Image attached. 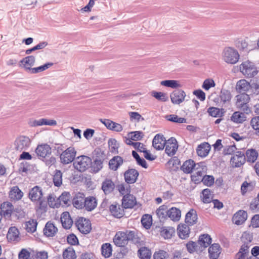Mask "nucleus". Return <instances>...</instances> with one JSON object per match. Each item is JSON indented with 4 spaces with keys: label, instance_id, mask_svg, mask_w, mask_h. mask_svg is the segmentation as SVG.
Returning a JSON list of instances; mask_svg holds the SVG:
<instances>
[{
    "label": "nucleus",
    "instance_id": "nucleus-1",
    "mask_svg": "<svg viewBox=\"0 0 259 259\" xmlns=\"http://www.w3.org/2000/svg\"><path fill=\"white\" fill-rule=\"evenodd\" d=\"M212 239L207 234L201 235L197 242L189 241L186 244V248L189 253L201 252L211 243Z\"/></svg>",
    "mask_w": 259,
    "mask_h": 259
},
{
    "label": "nucleus",
    "instance_id": "nucleus-2",
    "mask_svg": "<svg viewBox=\"0 0 259 259\" xmlns=\"http://www.w3.org/2000/svg\"><path fill=\"white\" fill-rule=\"evenodd\" d=\"M235 98V105L238 109L242 110L246 114L251 113V111L248 105V103L250 100L248 94L242 93L236 96Z\"/></svg>",
    "mask_w": 259,
    "mask_h": 259
},
{
    "label": "nucleus",
    "instance_id": "nucleus-3",
    "mask_svg": "<svg viewBox=\"0 0 259 259\" xmlns=\"http://www.w3.org/2000/svg\"><path fill=\"white\" fill-rule=\"evenodd\" d=\"M240 70L242 73L246 77H253L255 76L258 71L253 62L249 61H244L240 65Z\"/></svg>",
    "mask_w": 259,
    "mask_h": 259
},
{
    "label": "nucleus",
    "instance_id": "nucleus-4",
    "mask_svg": "<svg viewBox=\"0 0 259 259\" xmlns=\"http://www.w3.org/2000/svg\"><path fill=\"white\" fill-rule=\"evenodd\" d=\"M73 164L76 170L83 172L90 167L92 164V159L87 156H80L74 160Z\"/></svg>",
    "mask_w": 259,
    "mask_h": 259
},
{
    "label": "nucleus",
    "instance_id": "nucleus-5",
    "mask_svg": "<svg viewBox=\"0 0 259 259\" xmlns=\"http://www.w3.org/2000/svg\"><path fill=\"white\" fill-rule=\"evenodd\" d=\"M239 57L238 51L232 48H226L224 50L223 58L228 63L232 64L236 63L238 61Z\"/></svg>",
    "mask_w": 259,
    "mask_h": 259
},
{
    "label": "nucleus",
    "instance_id": "nucleus-6",
    "mask_svg": "<svg viewBox=\"0 0 259 259\" xmlns=\"http://www.w3.org/2000/svg\"><path fill=\"white\" fill-rule=\"evenodd\" d=\"M76 151L73 147H69L60 155V162L63 164L71 163L75 159Z\"/></svg>",
    "mask_w": 259,
    "mask_h": 259
},
{
    "label": "nucleus",
    "instance_id": "nucleus-7",
    "mask_svg": "<svg viewBox=\"0 0 259 259\" xmlns=\"http://www.w3.org/2000/svg\"><path fill=\"white\" fill-rule=\"evenodd\" d=\"M75 225L80 232L83 234L89 233L92 230L90 221L83 217L79 218L76 220Z\"/></svg>",
    "mask_w": 259,
    "mask_h": 259
},
{
    "label": "nucleus",
    "instance_id": "nucleus-8",
    "mask_svg": "<svg viewBox=\"0 0 259 259\" xmlns=\"http://www.w3.org/2000/svg\"><path fill=\"white\" fill-rule=\"evenodd\" d=\"M35 151L38 158L41 160L49 157L52 154L50 146L46 143L38 145Z\"/></svg>",
    "mask_w": 259,
    "mask_h": 259
},
{
    "label": "nucleus",
    "instance_id": "nucleus-9",
    "mask_svg": "<svg viewBox=\"0 0 259 259\" xmlns=\"http://www.w3.org/2000/svg\"><path fill=\"white\" fill-rule=\"evenodd\" d=\"M31 143L30 139L26 136H21L15 141L14 145L16 150L21 151L27 149Z\"/></svg>",
    "mask_w": 259,
    "mask_h": 259
},
{
    "label": "nucleus",
    "instance_id": "nucleus-10",
    "mask_svg": "<svg viewBox=\"0 0 259 259\" xmlns=\"http://www.w3.org/2000/svg\"><path fill=\"white\" fill-rule=\"evenodd\" d=\"M165 146V153L169 156H172L176 154L178 148L177 141L175 138L171 137L168 140H167Z\"/></svg>",
    "mask_w": 259,
    "mask_h": 259
},
{
    "label": "nucleus",
    "instance_id": "nucleus-11",
    "mask_svg": "<svg viewBox=\"0 0 259 259\" xmlns=\"http://www.w3.org/2000/svg\"><path fill=\"white\" fill-rule=\"evenodd\" d=\"M139 172L135 168H128L124 173L125 182L127 184H132L136 182Z\"/></svg>",
    "mask_w": 259,
    "mask_h": 259
},
{
    "label": "nucleus",
    "instance_id": "nucleus-12",
    "mask_svg": "<svg viewBox=\"0 0 259 259\" xmlns=\"http://www.w3.org/2000/svg\"><path fill=\"white\" fill-rule=\"evenodd\" d=\"M186 97L185 92L181 89L174 90L170 95L171 102L174 104H180L182 103Z\"/></svg>",
    "mask_w": 259,
    "mask_h": 259
},
{
    "label": "nucleus",
    "instance_id": "nucleus-13",
    "mask_svg": "<svg viewBox=\"0 0 259 259\" xmlns=\"http://www.w3.org/2000/svg\"><path fill=\"white\" fill-rule=\"evenodd\" d=\"M245 161L246 157L242 151H237L236 154L230 159L232 165L235 167H240L245 162Z\"/></svg>",
    "mask_w": 259,
    "mask_h": 259
},
{
    "label": "nucleus",
    "instance_id": "nucleus-14",
    "mask_svg": "<svg viewBox=\"0 0 259 259\" xmlns=\"http://www.w3.org/2000/svg\"><path fill=\"white\" fill-rule=\"evenodd\" d=\"M43 193L41 187L35 186L31 189L28 193V197L32 202H37L42 199Z\"/></svg>",
    "mask_w": 259,
    "mask_h": 259
},
{
    "label": "nucleus",
    "instance_id": "nucleus-15",
    "mask_svg": "<svg viewBox=\"0 0 259 259\" xmlns=\"http://www.w3.org/2000/svg\"><path fill=\"white\" fill-rule=\"evenodd\" d=\"M166 141L163 135L158 134L153 139L152 146L156 150H161L164 149Z\"/></svg>",
    "mask_w": 259,
    "mask_h": 259
},
{
    "label": "nucleus",
    "instance_id": "nucleus-16",
    "mask_svg": "<svg viewBox=\"0 0 259 259\" xmlns=\"http://www.w3.org/2000/svg\"><path fill=\"white\" fill-rule=\"evenodd\" d=\"M109 211L111 214L116 218H121L124 214L123 206L116 202L110 205Z\"/></svg>",
    "mask_w": 259,
    "mask_h": 259
},
{
    "label": "nucleus",
    "instance_id": "nucleus-17",
    "mask_svg": "<svg viewBox=\"0 0 259 259\" xmlns=\"http://www.w3.org/2000/svg\"><path fill=\"white\" fill-rule=\"evenodd\" d=\"M114 244L118 247H124L128 243L124 232H117L113 238Z\"/></svg>",
    "mask_w": 259,
    "mask_h": 259
},
{
    "label": "nucleus",
    "instance_id": "nucleus-18",
    "mask_svg": "<svg viewBox=\"0 0 259 259\" xmlns=\"http://www.w3.org/2000/svg\"><path fill=\"white\" fill-rule=\"evenodd\" d=\"M247 218V212L243 210H240L236 212L232 218L233 222L237 225L242 224Z\"/></svg>",
    "mask_w": 259,
    "mask_h": 259
},
{
    "label": "nucleus",
    "instance_id": "nucleus-19",
    "mask_svg": "<svg viewBox=\"0 0 259 259\" xmlns=\"http://www.w3.org/2000/svg\"><path fill=\"white\" fill-rule=\"evenodd\" d=\"M250 89V82L245 79H241L237 81L236 85V91L241 94L249 92Z\"/></svg>",
    "mask_w": 259,
    "mask_h": 259
},
{
    "label": "nucleus",
    "instance_id": "nucleus-20",
    "mask_svg": "<svg viewBox=\"0 0 259 259\" xmlns=\"http://www.w3.org/2000/svg\"><path fill=\"white\" fill-rule=\"evenodd\" d=\"M57 232V228L51 222L46 223L43 230L44 234L47 237H53Z\"/></svg>",
    "mask_w": 259,
    "mask_h": 259
},
{
    "label": "nucleus",
    "instance_id": "nucleus-21",
    "mask_svg": "<svg viewBox=\"0 0 259 259\" xmlns=\"http://www.w3.org/2000/svg\"><path fill=\"white\" fill-rule=\"evenodd\" d=\"M115 188V184L110 179L106 178L102 183V190L105 195L112 192Z\"/></svg>",
    "mask_w": 259,
    "mask_h": 259
},
{
    "label": "nucleus",
    "instance_id": "nucleus-22",
    "mask_svg": "<svg viewBox=\"0 0 259 259\" xmlns=\"http://www.w3.org/2000/svg\"><path fill=\"white\" fill-rule=\"evenodd\" d=\"M135 197L130 194L123 196L122 199V206L124 208H132L136 204Z\"/></svg>",
    "mask_w": 259,
    "mask_h": 259
},
{
    "label": "nucleus",
    "instance_id": "nucleus-23",
    "mask_svg": "<svg viewBox=\"0 0 259 259\" xmlns=\"http://www.w3.org/2000/svg\"><path fill=\"white\" fill-rule=\"evenodd\" d=\"M210 150V145L208 143L205 142L198 146L196 152L199 156L205 157L208 154Z\"/></svg>",
    "mask_w": 259,
    "mask_h": 259
},
{
    "label": "nucleus",
    "instance_id": "nucleus-24",
    "mask_svg": "<svg viewBox=\"0 0 259 259\" xmlns=\"http://www.w3.org/2000/svg\"><path fill=\"white\" fill-rule=\"evenodd\" d=\"M197 219L196 211L194 209H191L186 214L185 223L189 226H192L196 224Z\"/></svg>",
    "mask_w": 259,
    "mask_h": 259
},
{
    "label": "nucleus",
    "instance_id": "nucleus-25",
    "mask_svg": "<svg viewBox=\"0 0 259 259\" xmlns=\"http://www.w3.org/2000/svg\"><path fill=\"white\" fill-rule=\"evenodd\" d=\"M123 163V158L119 156H114L109 162V168L112 170H116Z\"/></svg>",
    "mask_w": 259,
    "mask_h": 259
},
{
    "label": "nucleus",
    "instance_id": "nucleus-26",
    "mask_svg": "<svg viewBox=\"0 0 259 259\" xmlns=\"http://www.w3.org/2000/svg\"><path fill=\"white\" fill-rule=\"evenodd\" d=\"M61 221L63 227L65 229H69L73 224L70 214L68 212L65 211L62 213L61 217Z\"/></svg>",
    "mask_w": 259,
    "mask_h": 259
},
{
    "label": "nucleus",
    "instance_id": "nucleus-27",
    "mask_svg": "<svg viewBox=\"0 0 259 259\" xmlns=\"http://www.w3.org/2000/svg\"><path fill=\"white\" fill-rule=\"evenodd\" d=\"M221 246L218 243H213L208 248L209 256L210 259H217L221 253Z\"/></svg>",
    "mask_w": 259,
    "mask_h": 259
},
{
    "label": "nucleus",
    "instance_id": "nucleus-28",
    "mask_svg": "<svg viewBox=\"0 0 259 259\" xmlns=\"http://www.w3.org/2000/svg\"><path fill=\"white\" fill-rule=\"evenodd\" d=\"M84 195L83 193L76 194L72 200V203L76 208L81 209L84 208V202H85Z\"/></svg>",
    "mask_w": 259,
    "mask_h": 259
},
{
    "label": "nucleus",
    "instance_id": "nucleus-29",
    "mask_svg": "<svg viewBox=\"0 0 259 259\" xmlns=\"http://www.w3.org/2000/svg\"><path fill=\"white\" fill-rule=\"evenodd\" d=\"M189 225L182 224L179 225L177 228L179 236L182 239H185L189 237L190 228Z\"/></svg>",
    "mask_w": 259,
    "mask_h": 259
},
{
    "label": "nucleus",
    "instance_id": "nucleus-30",
    "mask_svg": "<svg viewBox=\"0 0 259 259\" xmlns=\"http://www.w3.org/2000/svg\"><path fill=\"white\" fill-rule=\"evenodd\" d=\"M19 231L15 227H11L9 228L7 235V238L9 242L18 241L19 238Z\"/></svg>",
    "mask_w": 259,
    "mask_h": 259
},
{
    "label": "nucleus",
    "instance_id": "nucleus-31",
    "mask_svg": "<svg viewBox=\"0 0 259 259\" xmlns=\"http://www.w3.org/2000/svg\"><path fill=\"white\" fill-rule=\"evenodd\" d=\"M43 125L55 126L57 125V122L54 119H48L47 118H41L38 120H35L33 121L32 126H38Z\"/></svg>",
    "mask_w": 259,
    "mask_h": 259
},
{
    "label": "nucleus",
    "instance_id": "nucleus-32",
    "mask_svg": "<svg viewBox=\"0 0 259 259\" xmlns=\"http://www.w3.org/2000/svg\"><path fill=\"white\" fill-rule=\"evenodd\" d=\"M196 164L194 160L189 159L185 161L183 164L181 166L180 168L185 174H190L192 172Z\"/></svg>",
    "mask_w": 259,
    "mask_h": 259
},
{
    "label": "nucleus",
    "instance_id": "nucleus-33",
    "mask_svg": "<svg viewBox=\"0 0 259 259\" xmlns=\"http://www.w3.org/2000/svg\"><path fill=\"white\" fill-rule=\"evenodd\" d=\"M84 203L85 209L89 211L94 209L97 205V200L96 198L93 196L85 198Z\"/></svg>",
    "mask_w": 259,
    "mask_h": 259
},
{
    "label": "nucleus",
    "instance_id": "nucleus-34",
    "mask_svg": "<svg viewBox=\"0 0 259 259\" xmlns=\"http://www.w3.org/2000/svg\"><path fill=\"white\" fill-rule=\"evenodd\" d=\"M53 65V63L48 62L37 67H28L27 68V72L31 74H36L46 70Z\"/></svg>",
    "mask_w": 259,
    "mask_h": 259
},
{
    "label": "nucleus",
    "instance_id": "nucleus-35",
    "mask_svg": "<svg viewBox=\"0 0 259 259\" xmlns=\"http://www.w3.org/2000/svg\"><path fill=\"white\" fill-rule=\"evenodd\" d=\"M219 98L221 103L223 104L229 103L232 98L231 92L228 90L222 89L220 92Z\"/></svg>",
    "mask_w": 259,
    "mask_h": 259
},
{
    "label": "nucleus",
    "instance_id": "nucleus-36",
    "mask_svg": "<svg viewBox=\"0 0 259 259\" xmlns=\"http://www.w3.org/2000/svg\"><path fill=\"white\" fill-rule=\"evenodd\" d=\"M23 195V192L18 186H14L9 192V197L11 199L18 200L22 198Z\"/></svg>",
    "mask_w": 259,
    "mask_h": 259
},
{
    "label": "nucleus",
    "instance_id": "nucleus-37",
    "mask_svg": "<svg viewBox=\"0 0 259 259\" xmlns=\"http://www.w3.org/2000/svg\"><path fill=\"white\" fill-rule=\"evenodd\" d=\"M2 213V217L4 216L7 219H10L12 215H17V213H19L18 218L23 215V212L19 208H11L6 209L1 211Z\"/></svg>",
    "mask_w": 259,
    "mask_h": 259
},
{
    "label": "nucleus",
    "instance_id": "nucleus-38",
    "mask_svg": "<svg viewBox=\"0 0 259 259\" xmlns=\"http://www.w3.org/2000/svg\"><path fill=\"white\" fill-rule=\"evenodd\" d=\"M151 255V250L146 247H142L138 251V256L140 259H150Z\"/></svg>",
    "mask_w": 259,
    "mask_h": 259
},
{
    "label": "nucleus",
    "instance_id": "nucleus-39",
    "mask_svg": "<svg viewBox=\"0 0 259 259\" xmlns=\"http://www.w3.org/2000/svg\"><path fill=\"white\" fill-rule=\"evenodd\" d=\"M246 117L244 113L239 111L234 112L231 117V120L236 123H241L246 120Z\"/></svg>",
    "mask_w": 259,
    "mask_h": 259
},
{
    "label": "nucleus",
    "instance_id": "nucleus-40",
    "mask_svg": "<svg viewBox=\"0 0 259 259\" xmlns=\"http://www.w3.org/2000/svg\"><path fill=\"white\" fill-rule=\"evenodd\" d=\"M35 62V58L32 55L27 56L20 61V63L23 65V67L27 71L28 67H31L34 65Z\"/></svg>",
    "mask_w": 259,
    "mask_h": 259
},
{
    "label": "nucleus",
    "instance_id": "nucleus-41",
    "mask_svg": "<svg viewBox=\"0 0 259 259\" xmlns=\"http://www.w3.org/2000/svg\"><path fill=\"white\" fill-rule=\"evenodd\" d=\"M207 112L212 117H221L224 116L225 111L223 108L220 109L217 107H210L208 108Z\"/></svg>",
    "mask_w": 259,
    "mask_h": 259
},
{
    "label": "nucleus",
    "instance_id": "nucleus-42",
    "mask_svg": "<svg viewBox=\"0 0 259 259\" xmlns=\"http://www.w3.org/2000/svg\"><path fill=\"white\" fill-rule=\"evenodd\" d=\"M245 157L248 162H254L258 157V152L254 149H249L246 150Z\"/></svg>",
    "mask_w": 259,
    "mask_h": 259
},
{
    "label": "nucleus",
    "instance_id": "nucleus-43",
    "mask_svg": "<svg viewBox=\"0 0 259 259\" xmlns=\"http://www.w3.org/2000/svg\"><path fill=\"white\" fill-rule=\"evenodd\" d=\"M167 217L169 218L172 221H179L181 217V211L176 207H172L170 208L168 211Z\"/></svg>",
    "mask_w": 259,
    "mask_h": 259
},
{
    "label": "nucleus",
    "instance_id": "nucleus-44",
    "mask_svg": "<svg viewBox=\"0 0 259 259\" xmlns=\"http://www.w3.org/2000/svg\"><path fill=\"white\" fill-rule=\"evenodd\" d=\"M112 247L110 243H105L102 245L101 253L106 258H108L112 255Z\"/></svg>",
    "mask_w": 259,
    "mask_h": 259
},
{
    "label": "nucleus",
    "instance_id": "nucleus-45",
    "mask_svg": "<svg viewBox=\"0 0 259 259\" xmlns=\"http://www.w3.org/2000/svg\"><path fill=\"white\" fill-rule=\"evenodd\" d=\"M103 160L95 158L94 161L92 162V164L90 166L92 170L95 173L98 172L103 168Z\"/></svg>",
    "mask_w": 259,
    "mask_h": 259
},
{
    "label": "nucleus",
    "instance_id": "nucleus-46",
    "mask_svg": "<svg viewBox=\"0 0 259 259\" xmlns=\"http://www.w3.org/2000/svg\"><path fill=\"white\" fill-rule=\"evenodd\" d=\"M168 210L167 206L162 205L156 210V214L161 220H164L168 216Z\"/></svg>",
    "mask_w": 259,
    "mask_h": 259
},
{
    "label": "nucleus",
    "instance_id": "nucleus-47",
    "mask_svg": "<svg viewBox=\"0 0 259 259\" xmlns=\"http://www.w3.org/2000/svg\"><path fill=\"white\" fill-rule=\"evenodd\" d=\"M37 225L36 221L32 219L25 223V228L27 232L32 233L36 231Z\"/></svg>",
    "mask_w": 259,
    "mask_h": 259
},
{
    "label": "nucleus",
    "instance_id": "nucleus-48",
    "mask_svg": "<svg viewBox=\"0 0 259 259\" xmlns=\"http://www.w3.org/2000/svg\"><path fill=\"white\" fill-rule=\"evenodd\" d=\"M53 183L55 186L60 187L62 184V173L60 170L56 169L53 175Z\"/></svg>",
    "mask_w": 259,
    "mask_h": 259
},
{
    "label": "nucleus",
    "instance_id": "nucleus-49",
    "mask_svg": "<svg viewBox=\"0 0 259 259\" xmlns=\"http://www.w3.org/2000/svg\"><path fill=\"white\" fill-rule=\"evenodd\" d=\"M160 84L172 89H177L181 87L179 81L176 80H164L160 82Z\"/></svg>",
    "mask_w": 259,
    "mask_h": 259
},
{
    "label": "nucleus",
    "instance_id": "nucleus-50",
    "mask_svg": "<svg viewBox=\"0 0 259 259\" xmlns=\"http://www.w3.org/2000/svg\"><path fill=\"white\" fill-rule=\"evenodd\" d=\"M152 219L151 215L149 214H145L141 219L142 225L146 229L150 228L152 225Z\"/></svg>",
    "mask_w": 259,
    "mask_h": 259
},
{
    "label": "nucleus",
    "instance_id": "nucleus-51",
    "mask_svg": "<svg viewBox=\"0 0 259 259\" xmlns=\"http://www.w3.org/2000/svg\"><path fill=\"white\" fill-rule=\"evenodd\" d=\"M165 119L168 121L179 123H186L187 120L186 118L179 117L175 114L167 115L165 116Z\"/></svg>",
    "mask_w": 259,
    "mask_h": 259
},
{
    "label": "nucleus",
    "instance_id": "nucleus-52",
    "mask_svg": "<svg viewBox=\"0 0 259 259\" xmlns=\"http://www.w3.org/2000/svg\"><path fill=\"white\" fill-rule=\"evenodd\" d=\"M153 257V259H169V254L167 251L159 249L154 252Z\"/></svg>",
    "mask_w": 259,
    "mask_h": 259
},
{
    "label": "nucleus",
    "instance_id": "nucleus-53",
    "mask_svg": "<svg viewBox=\"0 0 259 259\" xmlns=\"http://www.w3.org/2000/svg\"><path fill=\"white\" fill-rule=\"evenodd\" d=\"M64 259H74L76 258L75 250L72 247H68L63 252Z\"/></svg>",
    "mask_w": 259,
    "mask_h": 259
},
{
    "label": "nucleus",
    "instance_id": "nucleus-54",
    "mask_svg": "<svg viewBox=\"0 0 259 259\" xmlns=\"http://www.w3.org/2000/svg\"><path fill=\"white\" fill-rule=\"evenodd\" d=\"M175 233V229L172 227H163L161 231V235L164 238H170Z\"/></svg>",
    "mask_w": 259,
    "mask_h": 259
},
{
    "label": "nucleus",
    "instance_id": "nucleus-55",
    "mask_svg": "<svg viewBox=\"0 0 259 259\" xmlns=\"http://www.w3.org/2000/svg\"><path fill=\"white\" fill-rule=\"evenodd\" d=\"M151 93L152 96L158 100L166 102L168 99L167 94L165 93L153 91Z\"/></svg>",
    "mask_w": 259,
    "mask_h": 259
},
{
    "label": "nucleus",
    "instance_id": "nucleus-56",
    "mask_svg": "<svg viewBox=\"0 0 259 259\" xmlns=\"http://www.w3.org/2000/svg\"><path fill=\"white\" fill-rule=\"evenodd\" d=\"M167 164L172 165L173 166L172 170L176 171L179 168V166L181 164V161L177 156H174L168 160Z\"/></svg>",
    "mask_w": 259,
    "mask_h": 259
},
{
    "label": "nucleus",
    "instance_id": "nucleus-57",
    "mask_svg": "<svg viewBox=\"0 0 259 259\" xmlns=\"http://www.w3.org/2000/svg\"><path fill=\"white\" fill-rule=\"evenodd\" d=\"M203 195L202 201L205 203H208L211 202L212 198L210 194V190L209 189H205L202 191Z\"/></svg>",
    "mask_w": 259,
    "mask_h": 259
},
{
    "label": "nucleus",
    "instance_id": "nucleus-58",
    "mask_svg": "<svg viewBox=\"0 0 259 259\" xmlns=\"http://www.w3.org/2000/svg\"><path fill=\"white\" fill-rule=\"evenodd\" d=\"M128 135H131L130 139L133 141L141 140L144 136V133L141 131L132 132Z\"/></svg>",
    "mask_w": 259,
    "mask_h": 259
},
{
    "label": "nucleus",
    "instance_id": "nucleus-59",
    "mask_svg": "<svg viewBox=\"0 0 259 259\" xmlns=\"http://www.w3.org/2000/svg\"><path fill=\"white\" fill-rule=\"evenodd\" d=\"M203 174L202 171L199 170L196 171L193 175H191V180L195 184H198L200 182L202 181Z\"/></svg>",
    "mask_w": 259,
    "mask_h": 259
},
{
    "label": "nucleus",
    "instance_id": "nucleus-60",
    "mask_svg": "<svg viewBox=\"0 0 259 259\" xmlns=\"http://www.w3.org/2000/svg\"><path fill=\"white\" fill-rule=\"evenodd\" d=\"M128 187L125 186L124 184H121L117 186V189L119 193L122 195H128L131 193L130 186L128 184Z\"/></svg>",
    "mask_w": 259,
    "mask_h": 259
},
{
    "label": "nucleus",
    "instance_id": "nucleus-61",
    "mask_svg": "<svg viewBox=\"0 0 259 259\" xmlns=\"http://www.w3.org/2000/svg\"><path fill=\"white\" fill-rule=\"evenodd\" d=\"M214 181V179L212 176L205 175L203 176L202 182H203L204 185L210 187L213 185Z\"/></svg>",
    "mask_w": 259,
    "mask_h": 259
},
{
    "label": "nucleus",
    "instance_id": "nucleus-62",
    "mask_svg": "<svg viewBox=\"0 0 259 259\" xmlns=\"http://www.w3.org/2000/svg\"><path fill=\"white\" fill-rule=\"evenodd\" d=\"M108 145L112 153L115 152H117L118 145L117 144V141L115 139H110L108 141Z\"/></svg>",
    "mask_w": 259,
    "mask_h": 259
},
{
    "label": "nucleus",
    "instance_id": "nucleus-63",
    "mask_svg": "<svg viewBox=\"0 0 259 259\" xmlns=\"http://www.w3.org/2000/svg\"><path fill=\"white\" fill-rule=\"evenodd\" d=\"M59 198L60 201H62L65 205H69V202H70V194L69 192H63Z\"/></svg>",
    "mask_w": 259,
    "mask_h": 259
},
{
    "label": "nucleus",
    "instance_id": "nucleus-64",
    "mask_svg": "<svg viewBox=\"0 0 259 259\" xmlns=\"http://www.w3.org/2000/svg\"><path fill=\"white\" fill-rule=\"evenodd\" d=\"M249 208L251 210L259 211V199L255 198L251 202Z\"/></svg>",
    "mask_w": 259,
    "mask_h": 259
}]
</instances>
